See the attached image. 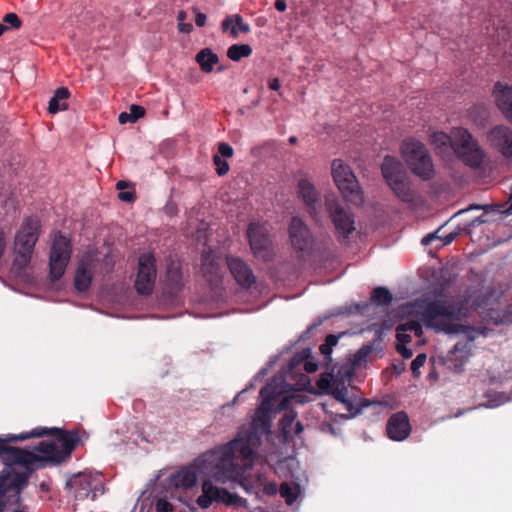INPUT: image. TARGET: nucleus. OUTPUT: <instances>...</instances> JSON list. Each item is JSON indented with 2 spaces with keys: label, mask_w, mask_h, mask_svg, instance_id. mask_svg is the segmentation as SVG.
Segmentation results:
<instances>
[{
  "label": "nucleus",
  "mask_w": 512,
  "mask_h": 512,
  "mask_svg": "<svg viewBox=\"0 0 512 512\" xmlns=\"http://www.w3.org/2000/svg\"><path fill=\"white\" fill-rule=\"evenodd\" d=\"M31 435L35 437H43L45 435H52L57 444V453L60 463L66 461L73 450L80 442V437L76 431H66L60 428H35L31 431Z\"/></svg>",
  "instance_id": "obj_12"
},
{
  "label": "nucleus",
  "mask_w": 512,
  "mask_h": 512,
  "mask_svg": "<svg viewBox=\"0 0 512 512\" xmlns=\"http://www.w3.org/2000/svg\"><path fill=\"white\" fill-rule=\"evenodd\" d=\"M118 120L121 124L134 123V121H132L130 112L129 113H127V112L120 113Z\"/></svg>",
  "instance_id": "obj_55"
},
{
  "label": "nucleus",
  "mask_w": 512,
  "mask_h": 512,
  "mask_svg": "<svg viewBox=\"0 0 512 512\" xmlns=\"http://www.w3.org/2000/svg\"><path fill=\"white\" fill-rule=\"evenodd\" d=\"M252 54V48L248 44H233L227 50V56L232 61H240L242 58L249 57Z\"/></svg>",
  "instance_id": "obj_33"
},
{
  "label": "nucleus",
  "mask_w": 512,
  "mask_h": 512,
  "mask_svg": "<svg viewBox=\"0 0 512 512\" xmlns=\"http://www.w3.org/2000/svg\"><path fill=\"white\" fill-rule=\"evenodd\" d=\"M396 350L404 359H409L413 356L412 350L407 348L406 344H396Z\"/></svg>",
  "instance_id": "obj_47"
},
{
  "label": "nucleus",
  "mask_w": 512,
  "mask_h": 512,
  "mask_svg": "<svg viewBox=\"0 0 512 512\" xmlns=\"http://www.w3.org/2000/svg\"><path fill=\"white\" fill-rule=\"evenodd\" d=\"M396 339L397 344H408L412 341L411 335L401 324L396 327Z\"/></svg>",
  "instance_id": "obj_40"
},
{
  "label": "nucleus",
  "mask_w": 512,
  "mask_h": 512,
  "mask_svg": "<svg viewBox=\"0 0 512 512\" xmlns=\"http://www.w3.org/2000/svg\"><path fill=\"white\" fill-rule=\"evenodd\" d=\"M34 453L38 452L42 456H38V461H48L55 464H60L57 453V444L54 441H41L34 446Z\"/></svg>",
  "instance_id": "obj_27"
},
{
  "label": "nucleus",
  "mask_w": 512,
  "mask_h": 512,
  "mask_svg": "<svg viewBox=\"0 0 512 512\" xmlns=\"http://www.w3.org/2000/svg\"><path fill=\"white\" fill-rule=\"evenodd\" d=\"M262 487H263L262 488L263 492L269 496L275 495L278 490L277 484L274 482H269V483H265V484L263 483Z\"/></svg>",
  "instance_id": "obj_49"
},
{
  "label": "nucleus",
  "mask_w": 512,
  "mask_h": 512,
  "mask_svg": "<svg viewBox=\"0 0 512 512\" xmlns=\"http://www.w3.org/2000/svg\"><path fill=\"white\" fill-rule=\"evenodd\" d=\"M484 222H486V220L484 219V215H482V216H479L476 219L472 220L471 225L472 226H477V225L482 224Z\"/></svg>",
  "instance_id": "obj_64"
},
{
  "label": "nucleus",
  "mask_w": 512,
  "mask_h": 512,
  "mask_svg": "<svg viewBox=\"0 0 512 512\" xmlns=\"http://www.w3.org/2000/svg\"><path fill=\"white\" fill-rule=\"evenodd\" d=\"M477 307L478 304L475 301L471 302L469 297L459 296L435 299L428 302L423 308L422 320L427 328L447 335L460 333L467 335V340L457 342L445 358L448 369L455 373L463 371L471 356L474 340L473 327L460 322L468 319Z\"/></svg>",
  "instance_id": "obj_2"
},
{
  "label": "nucleus",
  "mask_w": 512,
  "mask_h": 512,
  "mask_svg": "<svg viewBox=\"0 0 512 512\" xmlns=\"http://www.w3.org/2000/svg\"><path fill=\"white\" fill-rule=\"evenodd\" d=\"M193 12L195 13V23L198 27H204L206 24V15L200 11L196 7L192 8Z\"/></svg>",
  "instance_id": "obj_48"
},
{
  "label": "nucleus",
  "mask_w": 512,
  "mask_h": 512,
  "mask_svg": "<svg viewBox=\"0 0 512 512\" xmlns=\"http://www.w3.org/2000/svg\"><path fill=\"white\" fill-rule=\"evenodd\" d=\"M185 286V279L178 262L171 261L167 265L165 276V290L170 296H176Z\"/></svg>",
  "instance_id": "obj_22"
},
{
  "label": "nucleus",
  "mask_w": 512,
  "mask_h": 512,
  "mask_svg": "<svg viewBox=\"0 0 512 512\" xmlns=\"http://www.w3.org/2000/svg\"><path fill=\"white\" fill-rule=\"evenodd\" d=\"M213 162L214 165L216 166V172L219 176H223L228 173L229 164L225 159L221 158V156L215 154L213 156Z\"/></svg>",
  "instance_id": "obj_38"
},
{
  "label": "nucleus",
  "mask_w": 512,
  "mask_h": 512,
  "mask_svg": "<svg viewBox=\"0 0 512 512\" xmlns=\"http://www.w3.org/2000/svg\"><path fill=\"white\" fill-rule=\"evenodd\" d=\"M239 31L243 33H248L250 31V25L243 21L242 16L236 14L234 15V25L231 27L230 33L233 38H236L238 36Z\"/></svg>",
  "instance_id": "obj_37"
},
{
  "label": "nucleus",
  "mask_w": 512,
  "mask_h": 512,
  "mask_svg": "<svg viewBox=\"0 0 512 512\" xmlns=\"http://www.w3.org/2000/svg\"><path fill=\"white\" fill-rule=\"evenodd\" d=\"M250 250L253 256L263 262H269L274 257L272 237L268 228L261 223L251 222L246 231Z\"/></svg>",
  "instance_id": "obj_7"
},
{
  "label": "nucleus",
  "mask_w": 512,
  "mask_h": 512,
  "mask_svg": "<svg viewBox=\"0 0 512 512\" xmlns=\"http://www.w3.org/2000/svg\"><path fill=\"white\" fill-rule=\"evenodd\" d=\"M40 220L36 216L25 218L15 236V259L13 266L24 270L30 263L34 247L39 239Z\"/></svg>",
  "instance_id": "obj_4"
},
{
  "label": "nucleus",
  "mask_w": 512,
  "mask_h": 512,
  "mask_svg": "<svg viewBox=\"0 0 512 512\" xmlns=\"http://www.w3.org/2000/svg\"><path fill=\"white\" fill-rule=\"evenodd\" d=\"M332 176L336 186L347 201L355 205H360L363 202V196L358 180L351 168L344 164L342 160H333Z\"/></svg>",
  "instance_id": "obj_6"
},
{
  "label": "nucleus",
  "mask_w": 512,
  "mask_h": 512,
  "mask_svg": "<svg viewBox=\"0 0 512 512\" xmlns=\"http://www.w3.org/2000/svg\"><path fill=\"white\" fill-rule=\"evenodd\" d=\"M303 431V425L301 422L297 421L295 422L294 428L292 429V436L298 435Z\"/></svg>",
  "instance_id": "obj_62"
},
{
  "label": "nucleus",
  "mask_w": 512,
  "mask_h": 512,
  "mask_svg": "<svg viewBox=\"0 0 512 512\" xmlns=\"http://www.w3.org/2000/svg\"><path fill=\"white\" fill-rule=\"evenodd\" d=\"M456 237V234L455 233H449L447 234L445 237H440V240L443 241V245H448L450 243L453 242V240L455 239Z\"/></svg>",
  "instance_id": "obj_60"
},
{
  "label": "nucleus",
  "mask_w": 512,
  "mask_h": 512,
  "mask_svg": "<svg viewBox=\"0 0 512 512\" xmlns=\"http://www.w3.org/2000/svg\"><path fill=\"white\" fill-rule=\"evenodd\" d=\"M156 512H172V505L165 499L156 502Z\"/></svg>",
  "instance_id": "obj_46"
},
{
  "label": "nucleus",
  "mask_w": 512,
  "mask_h": 512,
  "mask_svg": "<svg viewBox=\"0 0 512 512\" xmlns=\"http://www.w3.org/2000/svg\"><path fill=\"white\" fill-rule=\"evenodd\" d=\"M279 492L288 505H292L298 497V488L292 487L288 483H282L280 485Z\"/></svg>",
  "instance_id": "obj_35"
},
{
  "label": "nucleus",
  "mask_w": 512,
  "mask_h": 512,
  "mask_svg": "<svg viewBox=\"0 0 512 512\" xmlns=\"http://www.w3.org/2000/svg\"><path fill=\"white\" fill-rule=\"evenodd\" d=\"M198 506L202 509H208L213 502L222 503L226 506L244 507L248 506L245 498L236 493H231L225 488L218 487L211 480H205L202 483V493L196 500Z\"/></svg>",
  "instance_id": "obj_8"
},
{
  "label": "nucleus",
  "mask_w": 512,
  "mask_h": 512,
  "mask_svg": "<svg viewBox=\"0 0 512 512\" xmlns=\"http://www.w3.org/2000/svg\"><path fill=\"white\" fill-rule=\"evenodd\" d=\"M286 383L282 378H274L260 390L262 402L257 410V415L252 421L251 429L244 434H239L232 441L218 446L212 451L205 453V461L212 464V475L220 481L235 479L241 473V467L235 462L237 457L248 460H256V448L261 444L259 432L268 434L270 432V414L274 411L285 410L288 405V398L283 397L275 405L278 397L285 392Z\"/></svg>",
  "instance_id": "obj_1"
},
{
  "label": "nucleus",
  "mask_w": 512,
  "mask_h": 512,
  "mask_svg": "<svg viewBox=\"0 0 512 512\" xmlns=\"http://www.w3.org/2000/svg\"><path fill=\"white\" fill-rule=\"evenodd\" d=\"M70 95L71 93L68 88H57L54 93V96L49 101L48 112L50 114H56L59 111L67 110L68 103L66 102V100L70 97Z\"/></svg>",
  "instance_id": "obj_29"
},
{
  "label": "nucleus",
  "mask_w": 512,
  "mask_h": 512,
  "mask_svg": "<svg viewBox=\"0 0 512 512\" xmlns=\"http://www.w3.org/2000/svg\"><path fill=\"white\" fill-rule=\"evenodd\" d=\"M401 327H405L408 332L413 333L416 337H421L423 334L421 324L415 320H409L402 323Z\"/></svg>",
  "instance_id": "obj_39"
},
{
  "label": "nucleus",
  "mask_w": 512,
  "mask_h": 512,
  "mask_svg": "<svg viewBox=\"0 0 512 512\" xmlns=\"http://www.w3.org/2000/svg\"><path fill=\"white\" fill-rule=\"evenodd\" d=\"M268 85L271 90H275V91L279 90L281 87L280 81L278 78H273V79L269 80Z\"/></svg>",
  "instance_id": "obj_58"
},
{
  "label": "nucleus",
  "mask_w": 512,
  "mask_h": 512,
  "mask_svg": "<svg viewBox=\"0 0 512 512\" xmlns=\"http://www.w3.org/2000/svg\"><path fill=\"white\" fill-rule=\"evenodd\" d=\"M201 70L204 73H210L213 71L214 65L219 62V57L210 48H204L200 50L195 57Z\"/></svg>",
  "instance_id": "obj_30"
},
{
  "label": "nucleus",
  "mask_w": 512,
  "mask_h": 512,
  "mask_svg": "<svg viewBox=\"0 0 512 512\" xmlns=\"http://www.w3.org/2000/svg\"><path fill=\"white\" fill-rule=\"evenodd\" d=\"M338 337L334 334H329L326 336L325 338V343H326V346H330V347H334L337 345L338 343Z\"/></svg>",
  "instance_id": "obj_54"
},
{
  "label": "nucleus",
  "mask_w": 512,
  "mask_h": 512,
  "mask_svg": "<svg viewBox=\"0 0 512 512\" xmlns=\"http://www.w3.org/2000/svg\"><path fill=\"white\" fill-rule=\"evenodd\" d=\"M198 482L197 473L191 468L180 470L174 477V484L177 488L190 489Z\"/></svg>",
  "instance_id": "obj_31"
},
{
  "label": "nucleus",
  "mask_w": 512,
  "mask_h": 512,
  "mask_svg": "<svg viewBox=\"0 0 512 512\" xmlns=\"http://www.w3.org/2000/svg\"><path fill=\"white\" fill-rule=\"evenodd\" d=\"M370 299L378 306H388L391 304L393 296L386 287L379 286L373 289Z\"/></svg>",
  "instance_id": "obj_32"
},
{
  "label": "nucleus",
  "mask_w": 512,
  "mask_h": 512,
  "mask_svg": "<svg viewBox=\"0 0 512 512\" xmlns=\"http://www.w3.org/2000/svg\"><path fill=\"white\" fill-rule=\"evenodd\" d=\"M435 239H440V236L437 235V232L426 235L422 238L421 242L423 245H428Z\"/></svg>",
  "instance_id": "obj_56"
},
{
  "label": "nucleus",
  "mask_w": 512,
  "mask_h": 512,
  "mask_svg": "<svg viewBox=\"0 0 512 512\" xmlns=\"http://www.w3.org/2000/svg\"><path fill=\"white\" fill-rule=\"evenodd\" d=\"M371 353V347L363 346L355 354V362L360 363L364 361Z\"/></svg>",
  "instance_id": "obj_45"
},
{
  "label": "nucleus",
  "mask_w": 512,
  "mask_h": 512,
  "mask_svg": "<svg viewBox=\"0 0 512 512\" xmlns=\"http://www.w3.org/2000/svg\"><path fill=\"white\" fill-rule=\"evenodd\" d=\"M296 417L297 413L293 410H289L281 418L279 425L281 427L282 434L285 439L292 438V429L293 426L295 425Z\"/></svg>",
  "instance_id": "obj_34"
},
{
  "label": "nucleus",
  "mask_w": 512,
  "mask_h": 512,
  "mask_svg": "<svg viewBox=\"0 0 512 512\" xmlns=\"http://www.w3.org/2000/svg\"><path fill=\"white\" fill-rule=\"evenodd\" d=\"M325 205L340 242L347 240L355 230L353 214L334 196L326 197Z\"/></svg>",
  "instance_id": "obj_10"
},
{
  "label": "nucleus",
  "mask_w": 512,
  "mask_h": 512,
  "mask_svg": "<svg viewBox=\"0 0 512 512\" xmlns=\"http://www.w3.org/2000/svg\"><path fill=\"white\" fill-rule=\"evenodd\" d=\"M388 437L393 441H403L411 433V425L406 412L399 411L392 414L386 425Z\"/></svg>",
  "instance_id": "obj_19"
},
{
  "label": "nucleus",
  "mask_w": 512,
  "mask_h": 512,
  "mask_svg": "<svg viewBox=\"0 0 512 512\" xmlns=\"http://www.w3.org/2000/svg\"><path fill=\"white\" fill-rule=\"evenodd\" d=\"M94 268V259L91 255L84 256L79 261L74 279L75 288L79 292H85L89 289L93 278Z\"/></svg>",
  "instance_id": "obj_21"
},
{
  "label": "nucleus",
  "mask_w": 512,
  "mask_h": 512,
  "mask_svg": "<svg viewBox=\"0 0 512 512\" xmlns=\"http://www.w3.org/2000/svg\"><path fill=\"white\" fill-rule=\"evenodd\" d=\"M227 267L236 283L243 289H250L256 283L251 267L240 257L227 256Z\"/></svg>",
  "instance_id": "obj_17"
},
{
  "label": "nucleus",
  "mask_w": 512,
  "mask_h": 512,
  "mask_svg": "<svg viewBox=\"0 0 512 512\" xmlns=\"http://www.w3.org/2000/svg\"><path fill=\"white\" fill-rule=\"evenodd\" d=\"M178 29L182 33H190L193 30V26L191 23H178Z\"/></svg>",
  "instance_id": "obj_57"
},
{
  "label": "nucleus",
  "mask_w": 512,
  "mask_h": 512,
  "mask_svg": "<svg viewBox=\"0 0 512 512\" xmlns=\"http://www.w3.org/2000/svg\"><path fill=\"white\" fill-rule=\"evenodd\" d=\"M330 389H331L330 392L333 395V397L338 402L343 404L344 408L348 412V414H342L341 415L342 418H346V419L353 418V417L357 416L364 407H367L369 405V402L366 399H361L360 404H355L354 401L348 397V392H349L348 388L343 385L332 384Z\"/></svg>",
  "instance_id": "obj_20"
},
{
  "label": "nucleus",
  "mask_w": 512,
  "mask_h": 512,
  "mask_svg": "<svg viewBox=\"0 0 512 512\" xmlns=\"http://www.w3.org/2000/svg\"><path fill=\"white\" fill-rule=\"evenodd\" d=\"M381 172L388 185L393 181H398L407 176L402 163L392 156H386L384 158L381 165Z\"/></svg>",
  "instance_id": "obj_26"
},
{
  "label": "nucleus",
  "mask_w": 512,
  "mask_h": 512,
  "mask_svg": "<svg viewBox=\"0 0 512 512\" xmlns=\"http://www.w3.org/2000/svg\"><path fill=\"white\" fill-rule=\"evenodd\" d=\"M289 239L292 247L298 252L311 249L313 237L306 223L299 217H292L288 228Z\"/></svg>",
  "instance_id": "obj_16"
},
{
  "label": "nucleus",
  "mask_w": 512,
  "mask_h": 512,
  "mask_svg": "<svg viewBox=\"0 0 512 512\" xmlns=\"http://www.w3.org/2000/svg\"><path fill=\"white\" fill-rule=\"evenodd\" d=\"M402 156L410 170L424 181L435 175L432 158L424 144L413 138L405 139L401 145Z\"/></svg>",
  "instance_id": "obj_5"
},
{
  "label": "nucleus",
  "mask_w": 512,
  "mask_h": 512,
  "mask_svg": "<svg viewBox=\"0 0 512 512\" xmlns=\"http://www.w3.org/2000/svg\"><path fill=\"white\" fill-rule=\"evenodd\" d=\"M118 197L121 201L132 203L135 201V193L134 192H119Z\"/></svg>",
  "instance_id": "obj_50"
},
{
  "label": "nucleus",
  "mask_w": 512,
  "mask_h": 512,
  "mask_svg": "<svg viewBox=\"0 0 512 512\" xmlns=\"http://www.w3.org/2000/svg\"><path fill=\"white\" fill-rule=\"evenodd\" d=\"M394 194L403 202L411 203L415 199L414 191L411 189L410 182L407 178L393 181L388 185Z\"/></svg>",
  "instance_id": "obj_28"
},
{
  "label": "nucleus",
  "mask_w": 512,
  "mask_h": 512,
  "mask_svg": "<svg viewBox=\"0 0 512 512\" xmlns=\"http://www.w3.org/2000/svg\"><path fill=\"white\" fill-rule=\"evenodd\" d=\"M31 471L24 472H10L0 482V488L3 493L14 490L16 495V502L20 501L21 490L28 485Z\"/></svg>",
  "instance_id": "obj_23"
},
{
  "label": "nucleus",
  "mask_w": 512,
  "mask_h": 512,
  "mask_svg": "<svg viewBox=\"0 0 512 512\" xmlns=\"http://www.w3.org/2000/svg\"><path fill=\"white\" fill-rule=\"evenodd\" d=\"M493 92L498 108L512 122V86L497 82Z\"/></svg>",
  "instance_id": "obj_24"
},
{
  "label": "nucleus",
  "mask_w": 512,
  "mask_h": 512,
  "mask_svg": "<svg viewBox=\"0 0 512 512\" xmlns=\"http://www.w3.org/2000/svg\"><path fill=\"white\" fill-rule=\"evenodd\" d=\"M72 254L70 240L60 232L56 233L50 250L49 275L53 282L58 281L65 273Z\"/></svg>",
  "instance_id": "obj_9"
},
{
  "label": "nucleus",
  "mask_w": 512,
  "mask_h": 512,
  "mask_svg": "<svg viewBox=\"0 0 512 512\" xmlns=\"http://www.w3.org/2000/svg\"><path fill=\"white\" fill-rule=\"evenodd\" d=\"M205 454L201 457V462L204 464L205 469L216 482L226 484L228 482L238 483L240 487L244 489V491L248 494H258L261 490V487L263 485V479L261 474H257L255 477L248 478L244 476V473L246 469L250 468L255 460H252L248 464V460L242 459L241 457H237L235 459V462L241 467V473L239 476H237L235 479H229L227 481H220L217 480L212 475V464H210L208 461H205L204 459Z\"/></svg>",
  "instance_id": "obj_15"
},
{
  "label": "nucleus",
  "mask_w": 512,
  "mask_h": 512,
  "mask_svg": "<svg viewBox=\"0 0 512 512\" xmlns=\"http://www.w3.org/2000/svg\"><path fill=\"white\" fill-rule=\"evenodd\" d=\"M7 236L4 228L0 226V258L4 254L6 244H7Z\"/></svg>",
  "instance_id": "obj_51"
},
{
  "label": "nucleus",
  "mask_w": 512,
  "mask_h": 512,
  "mask_svg": "<svg viewBox=\"0 0 512 512\" xmlns=\"http://www.w3.org/2000/svg\"><path fill=\"white\" fill-rule=\"evenodd\" d=\"M426 354L421 353L418 354L411 362V371L414 375H416L421 367L426 363Z\"/></svg>",
  "instance_id": "obj_42"
},
{
  "label": "nucleus",
  "mask_w": 512,
  "mask_h": 512,
  "mask_svg": "<svg viewBox=\"0 0 512 512\" xmlns=\"http://www.w3.org/2000/svg\"><path fill=\"white\" fill-rule=\"evenodd\" d=\"M218 155L225 158H231L233 156V148L225 142H221L218 145Z\"/></svg>",
  "instance_id": "obj_43"
},
{
  "label": "nucleus",
  "mask_w": 512,
  "mask_h": 512,
  "mask_svg": "<svg viewBox=\"0 0 512 512\" xmlns=\"http://www.w3.org/2000/svg\"><path fill=\"white\" fill-rule=\"evenodd\" d=\"M298 195L305 203L311 216H316V203L318 202V192L314 185L307 179H300L297 185Z\"/></svg>",
  "instance_id": "obj_25"
},
{
  "label": "nucleus",
  "mask_w": 512,
  "mask_h": 512,
  "mask_svg": "<svg viewBox=\"0 0 512 512\" xmlns=\"http://www.w3.org/2000/svg\"><path fill=\"white\" fill-rule=\"evenodd\" d=\"M431 143L437 148L451 147L457 157L471 168H479L485 158V153L478 142L462 127L454 128L451 135L434 132L431 135Z\"/></svg>",
  "instance_id": "obj_3"
},
{
  "label": "nucleus",
  "mask_w": 512,
  "mask_h": 512,
  "mask_svg": "<svg viewBox=\"0 0 512 512\" xmlns=\"http://www.w3.org/2000/svg\"><path fill=\"white\" fill-rule=\"evenodd\" d=\"M21 20L15 13H8L3 17V24L7 27L18 29L21 27Z\"/></svg>",
  "instance_id": "obj_41"
},
{
  "label": "nucleus",
  "mask_w": 512,
  "mask_h": 512,
  "mask_svg": "<svg viewBox=\"0 0 512 512\" xmlns=\"http://www.w3.org/2000/svg\"><path fill=\"white\" fill-rule=\"evenodd\" d=\"M234 25V16H227L221 23V28L223 32H226L230 26Z\"/></svg>",
  "instance_id": "obj_53"
},
{
  "label": "nucleus",
  "mask_w": 512,
  "mask_h": 512,
  "mask_svg": "<svg viewBox=\"0 0 512 512\" xmlns=\"http://www.w3.org/2000/svg\"><path fill=\"white\" fill-rule=\"evenodd\" d=\"M156 259L151 253H143L138 258V272L134 287L140 295H150L156 282Z\"/></svg>",
  "instance_id": "obj_14"
},
{
  "label": "nucleus",
  "mask_w": 512,
  "mask_h": 512,
  "mask_svg": "<svg viewBox=\"0 0 512 512\" xmlns=\"http://www.w3.org/2000/svg\"><path fill=\"white\" fill-rule=\"evenodd\" d=\"M34 437L29 433H21L19 435H10L6 439H0V457L6 464H21L26 467L37 462L38 455L30 450L9 446V442L18 440H26Z\"/></svg>",
  "instance_id": "obj_11"
},
{
  "label": "nucleus",
  "mask_w": 512,
  "mask_h": 512,
  "mask_svg": "<svg viewBox=\"0 0 512 512\" xmlns=\"http://www.w3.org/2000/svg\"><path fill=\"white\" fill-rule=\"evenodd\" d=\"M319 349H320V352H321L323 355H325V356L330 355V354H331V352H332V347H330V346H326V343H325V342H324L323 344H321V345H320Z\"/></svg>",
  "instance_id": "obj_61"
},
{
  "label": "nucleus",
  "mask_w": 512,
  "mask_h": 512,
  "mask_svg": "<svg viewBox=\"0 0 512 512\" xmlns=\"http://www.w3.org/2000/svg\"><path fill=\"white\" fill-rule=\"evenodd\" d=\"M186 18H187V14H186V12H185V11H183V10H182V11H180V12L178 13V15H177V21H178V23H183V22H185Z\"/></svg>",
  "instance_id": "obj_63"
},
{
  "label": "nucleus",
  "mask_w": 512,
  "mask_h": 512,
  "mask_svg": "<svg viewBox=\"0 0 512 512\" xmlns=\"http://www.w3.org/2000/svg\"><path fill=\"white\" fill-rule=\"evenodd\" d=\"M318 369V365L313 360H306L304 362V370L308 373H314Z\"/></svg>",
  "instance_id": "obj_52"
},
{
  "label": "nucleus",
  "mask_w": 512,
  "mask_h": 512,
  "mask_svg": "<svg viewBox=\"0 0 512 512\" xmlns=\"http://www.w3.org/2000/svg\"><path fill=\"white\" fill-rule=\"evenodd\" d=\"M487 140L502 156L512 157V129L505 125H496L487 133Z\"/></svg>",
  "instance_id": "obj_18"
},
{
  "label": "nucleus",
  "mask_w": 512,
  "mask_h": 512,
  "mask_svg": "<svg viewBox=\"0 0 512 512\" xmlns=\"http://www.w3.org/2000/svg\"><path fill=\"white\" fill-rule=\"evenodd\" d=\"M66 488L78 501L86 499L94 500L98 492H103L101 480L90 473H78L73 475L67 482Z\"/></svg>",
  "instance_id": "obj_13"
},
{
  "label": "nucleus",
  "mask_w": 512,
  "mask_h": 512,
  "mask_svg": "<svg viewBox=\"0 0 512 512\" xmlns=\"http://www.w3.org/2000/svg\"><path fill=\"white\" fill-rule=\"evenodd\" d=\"M145 114V109L139 105H131L130 106V115L132 121L136 122L139 118L143 117Z\"/></svg>",
  "instance_id": "obj_44"
},
{
  "label": "nucleus",
  "mask_w": 512,
  "mask_h": 512,
  "mask_svg": "<svg viewBox=\"0 0 512 512\" xmlns=\"http://www.w3.org/2000/svg\"><path fill=\"white\" fill-rule=\"evenodd\" d=\"M275 8L279 12H284L286 10V8H287L286 1L285 0H276L275 1Z\"/></svg>",
  "instance_id": "obj_59"
},
{
  "label": "nucleus",
  "mask_w": 512,
  "mask_h": 512,
  "mask_svg": "<svg viewBox=\"0 0 512 512\" xmlns=\"http://www.w3.org/2000/svg\"><path fill=\"white\" fill-rule=\"evenodd\" d=\"M202 264L201 269L205 276L213 275L217 273L218 265L214 262L211 255L209 253L202 254Z\"/></svg>",
  "instance_id": "obj_36"
}]
</instances>
